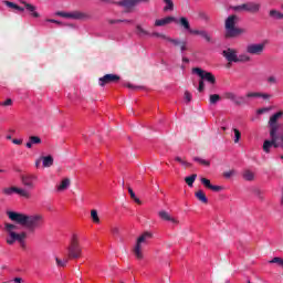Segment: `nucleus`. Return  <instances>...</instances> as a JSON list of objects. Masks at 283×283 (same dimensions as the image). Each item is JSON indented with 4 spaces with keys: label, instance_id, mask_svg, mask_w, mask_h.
I'll use <instances>...</instances> for the list:
<instances>
[{
    "label": "nucleus",
    "instance_id": "nucleus-60",
    "mask_svg": "<svg viewBox=\"0 0 283 283\" xmlns=\"http://www.w3.org/2000/svg\"><path fill=\"white\" fill-rule=\"evenodd\" d=\"M182 167H186V168H189V167H191V163H189V161H187V160H185L184 159V161H182Z\"/></svg>",
    "mask_w": 283,
    "mask_h": 283
},
{
    "label": "nucleus",
    "instance_id": "nucleus-50",
    "mask_svg": "<svg viewBox=\"0 0 283 283\" xmlns=\"http://www.w3.org/2000/svg\"><path fill=\"white\" fill-rule=\"evenodd\" d=\"M0 105L2 107H10V105H12V99L11 98H8L6 99L4 102L0 103Z\"/></svg>",
    "mask_w": 283,
    "mask_h": 283
},
{
    "label": "nucleus",
    "instance_id": "nucleus-45",
    "mask_svg": "<svg viewBox=\"0 0 283 283\" xmlns=\"http://www.w3.org/2000/svg\"><path fill=\"white\" fill-rule=\"evenodd\" d=\"M72 14V12L70 13V12H63V11H57L56 12V15L57 17H62L63 19H71V15Z\"/></svg>",
    "mask_w": 283,
    "mask_h": 283
},
{
    "label": "nucleus",
    "instance_id": "nucleus-43",
    "mask_svg": "<svg viewBox=\"0 0 283 283\" xmlns=\"http://www.w3.org/2000/svg\"><path fill=\"white\" fill-rule=\"evenodd\" d=\"M29 140L32 145H41V137L39 136H30Z\"/></svg>",
    "mask_w": 283,
    "mask_h": 283
},
{
    "label": "nucleus",
    "instance_id": "nucleus-3",
    "mask_svg": "<svg viewBox=\"0 0 283 283\" xmlns=\"http://www.w3.org/2000/svg\"><path fill=\"white\" fill-rule=\"evenodd\" d=\"M81 255H83V249L81 248V243L78 242V235L73 234L71 243L67 248V258L69 260H78Z\"/></svg>",
    "mask_w": 283,
    "mask_h": 283
},
{
    "label": "nucleus",
    "instance_id": "nucleus-42",
    "mask_svg": "<svg viewBox=\"0 0 283 283\" xmlns=\"http://www.w3.org/2000/svg\"><path fill=\"white\" fill-rule=\"evenodd\" d=\"M199 19H201V21H205V23H209V21H211V17H209L207 12H199Z\"/></svg>",
    "mask_w": 283,
    "mask_h": 283
},
{
    "label": "nucleus",
    "instance_id": "nucleus-24",
    "mask_svg": "<svg viewBox=\"0 0 283 283\" xmlns=\"http://www.w3.org/2000/svg\"><path fill=\"white\" fill-rule=\"evenodd\" d=\"M178 23L181 28H184V30H187V32H189V34H191V31L193 29H191V24L189 23V20L186 17H181L178 20Z\"/></svg>",
    "mask_w": 283,
    "mask_h": 283
},
{
    "label": "nucleus",
    "instance_id": "nucleus-48",
    "mask_svg": "<svg viewBox=\"0 0 283 283\" xmlns=\"http://www.w3.org/2000/svg\"><path fill=\"white\" fill-rule=\"evenodd\" d=\"M150 36H158L159 39H164L165 41L169 39V36H167L166 34L158 33V32H154L153 34H150Z\"/></svg>",
    "mask_w": 283,
    "mask_h": 283
},
{
    "label": "nucleus",
    "instance_id": "nucleus-10",
    "mask_svg": "<svg viewBox=\"0 0 283 283\" xmlns=\"http://www.w3.org/2000/svg\"><path fill=\"white\" fill-rule=\"evenodd\" d=\"M36 180H39L36 175L28 174L21 176V182L23 187H27L28 189H34L36 187L34 182H36Z\"/></svg>",
    "mask_w": 283,
    "mask_h": 283
},
{
    "label": "nucleus",
    "instance_id": "nucleus-11",
    "mask_svg": "<svg viewBox=\"0 0 283 283\" xmlns=\"http://www.w3.org/2000/svg\"><path fill=\"white\" fill-rule=\"evenodd\" d=\"M223 98H226V101H232L234 105H247V97L244 96L238 97V95H235V93L233 92L223 93Z\"/></svg>",
    "mask_w": 283,
    "mask_h": 283
},
{
    "label": "nucleus",
    "instance_id": "nucleus-53",
    "mask_svg": "<svg viewBox=\"0 0 283 283\" xmlns=\"http://www.w3.org/2000/svg\"><path fill=\"white\" fill-rule=\"evenodd\" d=\"M191 93H189V91H186L185 92V101H187V103H191Z\"/></svg>",
    "mask_w": 283,
    "mask_h": 283
},
{
    "label": "nucleus",
    "instance_id": "nucleus-12",
    "mask_svg": "<svg viewBox=\"0 0 283 283\" xmlns=\"http://www.w3.org/2000/svg\"><path fill=\"white\" fill-rule=\"evenodd\" d=\"M28 238V233L27 232H13L11 233V235H9V238H7V244H14V242H19V244H23V241Z\"/></svg>",
    "mask_w": 283,
    "mask_h": 283
},
{
    "label": "nucleus",
    "instance_id": "nucleus-15",
    "mask_svg": "<svg viewBox=\"0 0 283 283\" xmlns=\"http://www.w3.org/2000/svg\"><path fill=\"white\" fill-rule=\"evenodd\" d=\"M20 3L22 6H24L25 10L28 12H30L31 17H33V19H39V17H41V14L39 12H36V7L30 2H27L24 0H20Z\"/></svg>",
    "mask_w": 283,
    "mask_h": 283
},
{
    "label": "nucleus",
    "instance_id": "nucleus-4",
    "mask_svg": "<svg viewBox=\"0 0 283 283\" xmlns=\"http://www.w3.org/2000/svg\"><path fill=\"white\" fill-rule=\"evenodd\" d=\"M143 2L149 3V0H119V1L115 2V6L123 8V10L126 14H130L132 12H135L136 7Z\"/></svg>",
    "mask_w": 283,
    "mask_h": 283
},
{
    "label": "nucleus",
    "instance_id": "nucleus-37",
    "mask_svg": "<svg viewBox=\"0 0 283 283\" xmlns=\"http://www.w3.org/2000/svg\"><path fill=\"white\" fill-rule=\"evenodd\" d=\"M55 262H56V266L65 268L67 266V262H70V258L67 256V259H63V260L55 258Z\"/></svg>",
    "mask_w": 283,
    "mask_h": 283
},
{
    "label": "nucleus",
    "instance_id": "nucleus-14",
    "mask_svg": "<svg viewBox=\"0 0 283 283\" xmlns=\"http://www.w3.org/2000/svg\"><path fill=\"white\" fill-rule=\"evenodd\" d=\"M222 56L226 57L228 63H238V50L228 48L222 51Z\"/></svg>",
    "mask_w": 283,
    "mask_h": 283
},
{
    "label": "nucleus",
    "instance_id": "nucleus-62",
    "mask_svg": "<svg viewBox=\"0 0 283 283\" xmlns=\"http://www.w3.org/2000/svg\"><path fill=\"white\" fill-rule=\"evenodd\" d=\"M133 200L136 202V205H143V201H140L138 197L133 198Z\"/></svg>",
    "mask_w": 283,
    "mask_h": 283
},
{
    "label": "nucleus",
    "instance_id": "nucleus-19",
    "mask_svg": "<svg viewBox=\"0 0 283 283\" xmlns=\"http://www.w3.org/2000/svg\"><path fill=\"white\" fill-rule=\"evenodd\" d=\"M158 216L161 220H165L166 222H172V224H178V220L171 217L169 212L161 210L158 212Z\"/></svg>",
    "mask_w": 283,
    "mask_h": 283
},
{
    "label": "nucleus",
    "instance_id": "nucleus-36",
    "mask_svg": "<svg viewBox=\"0 0 283 283\" xmlns=\"http://www.w3.org/2000/svg\"><path fill=\"white\" fill-rule=\"evenodd\" d=\"M196 178H198V175L193 174L189 177H186L185 182L188 185V187H193V182H196Z\"/></svg>",
    "mask_w": 283,
    "mask_h": 283
},
{
    "label": "nucleus",
    "instance_id": "nucleus-56",
    "mask_svg": "<svg viewBox=\"0 0 283 283\" xmlns=\"http://www.w3.org/2000/svg\"><path fill=\"white\" fill-rule=\"evenodd\" d=\"M128 193H129L132 200H134V198H136V193L134 192V189H132L130 187H128Z\"/></svg>",
    "mask_w": 283,
    "mask_h": 283
},
{
    "label": "nucleus",
    "instance_id": "nucleus-63",
    "mask_svg": "<svg viewBox=\"0 0 283 283\" xmlns=\"http://www.w3.org/2000/svg\"><path fill=\"white\" fill-rule=\"evenodd\" d=\"M176 163H180V165H182L184 160L181 157H176L175 158Z\"/></svg>",
    "mask_w": 283,
    "mask_h": 283
},
{
    "label": "nucleus",
    "instance_id": "nucleus-7",
    "mask_svg": "<svg viewBox=\"0 0 283 283\" xmlns=\"http://www.w3.org/2000/svg\"><path fill=\"white\" fill-rule=\"evenodd\" d=\"M265 48V43H250L245 46V52L252 56H261V54L264 53Z\"/></svg>",
    "mask_w": 283,
    "mask_h": 283
},
{
    "label": "nucleus",
    "instance_id": "nucleus-27",
    "mask_svg": "<svg viewBox=\"0 0 283 283\" xmlns=\"http://www.w3.org/2000/svg\"><path fill=\"white\" fill-rule=\"evenodd\" d=\"M70 185H72V181L70 178H64L61 184L56 187L57 191H65L69 189Z\"/></svg>",
    "mask_w": 283,
    "mask_h": 283
},
{
    "label": "nucleus",
    "instance_id": "nucleus-35",
    "mask_svg": "<svg viewBox=\"0 0 283 283\" xmlns=\"http://www.w3.org/2000/svg\"><path fill=\"white\" fill-rule=\"evenodd\" d=\"M219 101H222V97L219 94H211L209 96L210 105H217Z\"/></svg>",
    "mask_w": 283,
    "mask_h": 283
},
{
    "label": "nucleus",
    "instance_id": "nucleus-26",
    "mask_svg": "<svg viewBox=\"0 0 283 283\" xmlns=\"http://www.w3.org/2000/svg\"><path fill=\"white\" fill-rule=\"evenodd\" d=\"M195 197L197 198V200H199V202H202L203 205H207V202H209L207 195L202 190L196 191Z\"/></svg>",
    "mask_w": 283,
    "mask_h": 283
},
{
    "label": "nucleus",
    "instance_id": "nucleus-64",
    "mask_svg": "<svg viewBox=\"0 0 283 283\" xmlns=\"http://www.w3.org/2000/svg\"><path fill=\"white\" fill-rule=\"evenodd\" d=\"M13 282H15V283H21V282H22V279H21V277H15V279L13 280Z\"/></svg>",
    "mask_w": 283,
    "mask_h": 283
},
{
    "label": "nucleus",
    "instance_id": "nucleus-9",
    "mask_svg": "<svg viewBox=\"0 0 283 283\" xmlns=\"http://www.w3.org/2000/svg\"><path fill=\"white\" fill-rule=\"evenodd\" d=\"M282 116H283V112L280 111L270 117L268 123L270 127V134H277V132L280 130V124H277V120H280Z\"/></svg>",
    "mask_w": 283,
    "mask_h": 283
},
{
    "label": "nucleus",
    "instance_id": "nucleus-55",
    "mask_svg": "<svg viewBox=\"0 0 283 283\" xmlns=\"http://www.w3.org/2000/svg\"><path fill=\"white\" fill-rule=\"evenodd\" d=\"M259 98H264L266 101V99L271 98V94L259 93Z\"/></svg>",
    "mask_w": 283,
    "mask_h": 283
},
{
    "label": "nucleus",
    "instance_id": "nucleus-59",
    "mask_svg": "<svg viewBox=\"0 0 283 283\" xmlns=\"http://www.w3.org/2000/svg\"><path fill=\"white\" fill-rule=\"evenodd\" d=\"M49 23H56L57 25H62V23L57 20H54V19H48L46 20Z\"/></svg>",
    "mask_w": 283,
    "mask_h": 283
},
{
    "label": "nucleus",
    "instance_id": "nucleus-20",
    "mask_svg": "<svg viewBox=\"0 0 283 283\" xmlns=\"http://www.w3.org/2000/svg\"><path fill=\"white\" fill-rule=\"evenodd\" d=\"M176 21L175 17H166L164 19H159L155 21V25L157 28H163V25H169V23H174Z\"/></svg>",
    "mask_w": 283,
    "mask_h": 283
},
{
    "label": "nucleus",
    "instance_id": "nucleus-29",
    "mask_svg": "<svg viewBox=\"0 0 283 283\" xmlns=\"http://www.w3.org/2000/svg\"><path fill=\"white\" fill-rule=\"evenodd\" d=\"M43 167H52L54 165V157L52 155L41 157Z\"/></svg>",
    "mask_w": 283,
    "mask_h": 283
},
{
    "label": "nucleus",
    "instance_id": "nucleus-30",
    "mask_svg": "<svg viewBox=\"0 0 283 283\" xmlns=\"http://www.w3.org/2000/svg\"><path fill=\"white\" fill-rule=\"evenodd\" d=\"M4 6H7V8H11L12 10H18L19 12H24L25 11L24 8L19 7V4H17L14 2L4 1Z\"/></svg>",
    "mask_w": 283,
    "mask_h": 283
},
{
    "label": "nucleus",
    "instance_id": "nucleus-49",
    "mask_svg": "<svg viewBox=\"0 0 283 283\" xmlns=\"http://www.w3.org/2000/svg\"><path fill=\"white\" fill-rule=\"evenodd\" d=\"M232 176H235V171L233 169L223 172V177H226L227 179L231 178Z\"/></svg>",
    "mask_w": 283,
    "mask_h": 283
},
{
    "label": "nucleus",
    "instance_id": "nucleus-32",
    "mask_svg": "<svg viewBox=\"0 0 283 283\" xmlns=\"http://www.w3.org/2000/svg\"><path fill=\"white\" fill-rule=\"evenodd\" d=\"M165 3L164 11L165 12H174V0H163Z\"/></svg>",
    "mask_w": 283,
    "mask_h": 283
},
{
    "label": "nucleus",
    "instance_id": "nucleus-23",
    "mask_svg": "<svg viewBox=\"0 0 283 283\" xmlns=\"http://www.w3.org/2000/svg\"><path fill=\"white\" fill-rule=\"evenodd\" d=\"M269 17L270 19H273V21H283V13L277 9H271L269 11Z\"/></svg>",
    "mask_w": 283,
    "mask_h": 283
},
{
    "label": "nucleus",
    "instance_id": "nucleus-16",
    "mask_svg": "<svg viewBox=\"0 0 283 283\" xmlns=\"http://www.w3.org/2000/svg\"><path fill=\"white\" fill-rule=\"evenodd\" d=\"M166 41H168V43H171L172 45H175V48H180L181 52H187V42L186 41H180L178 39H172V38H166Z\"/></svg>",
    "mask_w": 283,
    "mask_h": 283
},
{
    "label": "nucleus",
    "instance_id": "nucleus-2",
    "mask_svg": "<svg viewBox=\"0 0 283 283\" xmlns=\"http://www.w3.org/2000/svg\"><path fill=\"white\" fill-rule=\"evenodd\" d=\"M239 22H240V18L237 14H231L224 21L226 39H235V36H240V34H244L247 32V30L237 27Z\"/></svg>",
    "mask_w": 283,
    "mask_h": 283
},
{
    "label": "nucleus",
    "instance_id": "nucleus-38",
    "mask_svg": "<svg viewBox=\"0 0 283 283\" xmlns=\"http://www.w3.org/2000/svg\"><path fill=\"white\" fill-rule=\"evenodd\" d=\"M273 146H272V144H271V140H269V139H266V140H264V143H263V151L265 153V154H271V148H272Z\"/></svg>",
    "mask_w": 283,
    "mask_h": 283
},
{
    "label": "nucleus",
    "instance_id": "nucleus-51",
    "mask_svg": "<svg viewBox=\"0 0 283 283\" xmlns=\"http://www.w3.org/2000/svg\"><path fill=\"white\" fill-rule=\"evenodd\" d=\"M252 191L254 196H258V198L262 199V190H260V188H254Z\"/></svg>",
    "mask_w": 283,
    "mask_h": 283
},
{
    "label": "nucleus",
    "instance_id": "nucleus-18",
    "mask_svg": "<svg viewBox=\"0 0 283 283\" xmlns=\"http://www.w3.org/2000/svg\"><path fill=\"white\" fill-rule=\"evenodd\" d=\"M190 34H193L196 36H202L207 43H211V35L206 30H191Z\"/></svg>",
    "mask_w": 283,
    "mask_h": 283
},
{
    "label": "nucleus",
    "instance_id": "nucleus-31",
    "mask_svg": "<svg viewBox=\"0 0 283 283\" xmlns=\"http://www.w3.org/2000/svg\"><path fill=\"white\" fill-rule=\"evenodd\" d=\"M4 231L8 235H12L14 231H17V224L13 223H4Z\"/></svg>",
    "mask_w": 283,
    "mask_h": 283
},
{
    "label": "nucleus",
    "instance_id": "nucleus-25",
    "mask_svg": "<svg viewBox=\"0 0 283 283\" xmlns=\"http://www.w3.org/2000/svg\"><path fill=\"white\" fill-rule=\"evenodd\" d=\"M153 238L154 234H151V232H144L142 235L138 237L137 242L142 244H147Z\"/></svg>",
    "mask_w": 283,
    "mask_h": 283
},
{
    "label": "nucleus",
    "instance_id": "nucleus-57",
    "mask_svg": "<svg viewBox=\"0 0 283 283\" xmlns=\"http://www.w3.org/2000/svg\"><path fill=\"white\" fill-rule=\"evenodd\" d=\"M126 87H128V90H140V86H134V85L130 84V83H127V84H126Z\"/></svg>",
    "mask_w": 283,
    "mask_h": 283
},
{
    "label": "nucleus",
    "instance_id": "nucleus-6",
    "mask_svg": "<svg viewBox=\"0 0 283 283\" xmlns=\"http://www.w3.org/2000/svg\"><path fill=\"white\" fill-rule=\"evenodd\" d=\"M2 193L3 196H12L13 193H17L18 196H20V198H27V200H29V198H32V195L28 190L19 188L17 186L3 188Z\"/></svg>",
    "mask_w": 283,
    "mask_h": 283
},
{
    "label": "nucleus",
    "instance_id": "nucleus-47",
    "mask_svg": "<svg viewBox=\"0 0 283 283\" xmlns=\"http://www.w3.org/2000/svg\"><path fill=\"white\" fill-rule=\"evenodd\" d=\"M266 82L270 84V85H276L277 83V77H275L274 75H271L268 77Z\"/></svg>",
    "mask_w": 283,
    "mask_h": 283
},
{
    "label": "nucleus",
    "instance_id": "nucleus-1",
    "mask_svg": "<svg viewBox=\"0 0 283 283\" xmlns=\"http://www.w3.org/2000/svg\"><path fill=\"white\" fill-rule=\"evenodd\" d=\"M7 216L11 222L20 224V227H25L29 231H36V229H42L45 224V217L43 214L29 216L21 212L9 211Z\"/></svg>",
    "mask_w": 283,
    "mask_h": 283
},
{
    "label": "nucleus",
    "instance_id": "nucleus-54",
    "mask_svg": "<svg viewBox=\"0 0 283 283\" xmlns=\"http://www.w3.org/2000/svg\"><path fill=\"white\" fill-rule=\"evenodd\" d=\"M111 233H113V235H118V233H120V229H118V227H113L111 228Z\"/></svg>",
    "mask_w": 283,
    "mask_h": 283
},
{
    "label": "nucleus",
    "instance_id": "nucleus-28",
    "mask_svg": "<svg viewBox=\"0 0 283 283\" xmlns=\"http://www.w3.org/2000/svg\"><path fill=\"white\" fill-rule=\"evenodd\" d=\"M136 34L137 36H151V33H149V31L145 30V28H143V25L137 24L136 25Z\"/></svg>",
    "mask_w": 283,
    "mask_h": 283
},
{
    "label": "nucleus",
    "instance_id": "nucleus-22",
    "mask_svg": "<svg viewBox=\"0 0 283 283\" xmlns=\"http://www.w3.org/2000/svg\"><path fill=\"white\" fill-rule=\"evenodd\" d=\"M71 19H75L77 21H83L85 19H90V14L81 11L71 12Z\"/></svg>",
    "mask_w": 283,
    "mask_h": 283
},
{
    "label": "nucleus",
    "instance_id": "nucleus-41",
    "mask_svg": "<svg viewBox=\"0 0 283 283\" xmlns=\"http://www.w3.org/2000/svg\"><path fill=\"white\" fill-rule=\"evenodd\" d=\"M195 163H199V165H205L206 167H210L211 163L209 160H205L200 157L193 158Z\"/></svg>",
    "mask_w": 283,
    "mask_h": 283
},
{
    "label": "nucleus",
    "instance_id": "nucleus-40",
    "mask_svg": "<svg viewBox=\"0 0 283 283\" xmlns=\"http://www.w3.org/2000/svg\"><path fill=\"white\" fill-rule=\"evenodd\" d=\"M270 264H277L279 266H281V269H283V259L280 256H275L273 258L271 261H269Z\"/></svg>",
    "mask_w": 283,
    "mask_h": 283
},
{
    "label": "nucleus",
    "instance_id": "nucleus-5",
    "mask_svg": "<svg viewBox=\"0 0 283 283\" xmlns=\"http://www.w3.org/2000/svg\"><path fill=\"white\" fill-rule=\"evenodd\" d=\"M261 8H262V4L250 1V2L235 6L232 8V10H234V12H250V14H258Z\"/></svg>",
    "mask_w": 283,
    "mask_h": 283
},
{
    "label": "nucleus",
    "instance_id": "nucleus-46",
    "mask_svg": "<svg viewBox=\"0 0 283 283\" xmlns=\"http://www.w3.org/2000/svg\"><path fill=\"white\" fill-rule=\"evenodd\" d=\"M245 97L248 98H260V92H249Z\"/></svg>",
    "mask_w": 283,
    "mask_h": 283
},
{
    "label": "nucleus",
    "instance_id": "nucleus-17",
    "mask_svg": "<svg viewBox=\"0 0 283 283\" xmlns=\"http://www.w3.org/2000/svg\"><path fill=\"white\" fill-rule=\"evenodd\" d=\"M201 185H203V187H206V189H210L211 191H222V186H213L211 185V180L202 177L201 178Z\"/></svg>",
    "mask_w": 283,
    "mask_h": 283
},
{
    "label": "nucleus",
    "instance_id": "nucleus-58",
    "mask_svg": "<svg viewBox=\"0 0 283 283\" xmlns=\"http://www.w3.org/2000/svg\"><path fill=\"white\" fill-rule=\"evenodd\" d=\"M13 145H23V139H12Z\"/></svg>",
    "mask_w": 283,
    "mask_h": 283
},
{
    "label": "nucleus",
    "instance_id": "nucleus-13",
    "mask_svg": "<svg viewBox=\"0 0 283 283\" xmlns=\"http://www.w3.org/2000/svg\"><path fill=\"white\" fill-rule=\"evenodd\" d=\"M118 81H120V76L116 74H106L98 78V85L105 87V85H109V83H118Z\"/></svg>",
    "mask_w": 283,
    "mask_h": 283
},
{
    "label": "nucleus",
    "instance_id": "nucleus-34",
    "mask_svg": "<svg viewBox=\"0 0 283 283\" xmlns=\"http://www.w3.org/2000/svg\"><path fill=\"white\" fill-rule=\"evenodd\" d=\"M251 61V56L247 53H242L239 56L237 55V63H249Z\"/></svg>",
    "mask_w": 283,
    "mask_h": 283
},
{
    "label": "nucleus",
    "instance_id": "nucleus-44",
    "mask_svg": "<svg viewBox=\"0 0 283 283\" xmlns=\"http://www.w3.org/2000/svg\"><path fill=\"white\" fill-rule=\"evenodd\" d=\"M234 132V143H240V138H242V133L238 128L233 129Z\"/></svg>",
    "mask_w": 283,
    "mask_h": 283
},
{
    "label": "nucleus",
    "instance_id": "nucleus-39",
    "mask_svg": "<svg viewBox=\"0 0 283 283\" xmlns=\"http://www.w3.org/2000/svg\"><path fill=\"white\" fill-rule=\"evenodd\" d=\"M91 218L95 224L101 222V218H98V211L96 210H91Z\"/></svg>",
    "mask_w": 283,
    "mask_h": 283
},
{
    "label": "nucleus",
    "instance_id": "nucleus-33",
    "mask_svg": "<svg viewBox=\"0 0 283 283\" xmlns=\"http://www.w3.org/2000/svg\"><path fill=\"white\" fill-rule=\"evenodd\" d=\"M243 178L248 182H252V180H255V174H253V171H251V170H244L243 171Z\"/></svg>",
    "mask_w": 283,
    "mask_h": 283
},
{
    "label": "nucleus",
    "instance_id": "nucleus-21",
    "mask_svg": "<svg viewBox=\"0 0 283 283\" xmlns=\"http://www.w3.org/2000/svg\"><path fill=\"white\" fill-rule=\"evenodd\" d=\"M133 253L137 260H143V243L136 241L135 247L133 248Z\"/></svg>",
    "mask_w": 283,
    "mask_h": 283
},
{
    "label": "nucleus",
    "instance_id": "nucleus-61",
    "mask_svg": "<svg viewBox=\"0 0 283 283\" xmlns=\"http://www.w3.org/2000/svg\"><path fill=\"white\" fill-rule=\"evenodd\" d=\"M123 20H108V23L111 25H114V23H120Z\"/></svg>",
    "mask_w": 283,
    "mask_h": 283
},
{
    "label": "nucleus",
    "instance_id": "nucleus-8",
    "mask_svg": "<svg viewBox=\"0 0 283 283\" xmlns=\"http://www.w3.org/2000/svg\"><path fill=\"white\" fill-rule=\"evenodd\" d=\"M192 74H198L201 80L207 81L210 85H216V75L211 72H207L200 67H193Z\"/></svg>",
    "mask_w": 283,
    "mask_h": 283
},
{
    "label": "nucleus",
    "instance_id": "nucleus-52",
    "mask_svg": "<svg viewBox=\"0 0 283 283\" xmlns=\"http://www.w3.org/2000/svg\"><path fill=\"white\" fill-rule=\"evenodd\" d=\"M198 92H205V80L199 81Z\"/></svg>",
    "mask_w": 283,
    "mask_h": 283
}]
</instances>
